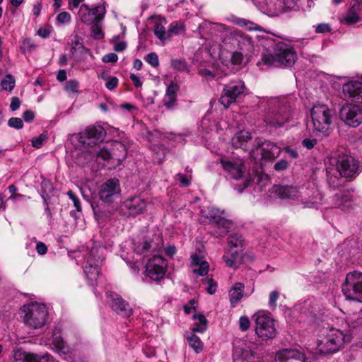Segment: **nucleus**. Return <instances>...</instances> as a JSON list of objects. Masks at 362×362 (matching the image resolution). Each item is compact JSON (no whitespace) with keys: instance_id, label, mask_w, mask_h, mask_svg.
Masks as SVG:
<instances>
[{"instance_id":"2","label":"nucleus","mask_w":362,"mask_h":362,"mask_svg":"<svg viewBox=\"0 0 362 362\" xmlns=\"http://www.w3.org/2000/svg\"><path fill=\"white\" fill-rule=\"evenodd\" d=\"M200 31L209 29L211 34L218 35L225 44H230L237 47L245 56L252 54L254 51V44L252 38L233 28H229L221 23L204 22L199 25Z\"/></svg>"},{"instance_id":"19","label":"nucleus","mask_w":362,"mask_h":362,"mask_svg":"<svg viewBox=\"0 0 362 362\" xmlns=\"http://www.w3.org/2000/svg\"><path fill=\"white\" fill-rule=\"evenodd\" d=\"M121 193L119 181L117 178H111L103 183L100 187V199L107 203L114 202Z\"/></svg>"},{"instance_id":"43","label":"nucleus","mask_w":362,"mask_h":362,"mask_svg":"<svg viewBox=\"0 0 362 362\" xmlns=\"http://www.w3.org/2000/svg\"><path fill=\"white\" fill-rule=\"evenodd\" d=\"M15 79L13 76L8 74L2 79L1 82V87L4 90L11 91L15 86Z\"/></svg>"},{"instance_id":"45","label":"nucleus","mask_w":362,"mask_h":362,"mask_svg":"<svg viewBox=\"0 0 362 362\" xmlns=\"http://www.w3.org/2000/svg\"><path fill=\"white\" fill-rule=\"evenodd\" d=\"M93 154L96 156L97 159L101 158L103 160H108L111 158H114L112 156V153H110L106 148H100L99 150H94Z\"/></svg>"},{"instance_id":"12","label":"nucleus","mask_w":362,"mask_h":362,"mask_svg":"<svg viewBox=\"0 0 362 362\" xmlns=\"http://www.w3.org/2000/svg\"><path fill=\"white\" fill-rule=\"evenodd\" d=\"M106 13V8L103 4H98L90 7L87 4H83L79 8L78 18L86 24L90 25L94 22L102 21Z\"/></svg>"},{"instance_id":"29","label":"nucleus","mask_w":362,"mask_h":362,"mask_svg":"<svg viewBox=\"0 0 362 362\" xmlns=\"http://www.w3.org/2000/svg\"><path fill=\"white\" fill-rule=\"evenodd\" d=\"M333 201L336 207L345 212H349L353 208V202L349 193L337 194L334 197Z\"/></svg>"},{"instance_id":"56","label":"nucleus","mask_w":362,"mask_h":362,"mask_svg":"<svg viewBox=\"0 0 362 362\" xmlns=\"http://www.w3.org/2000/svg\"><path fill=\"white\" fill-rule=\"evenodd\" d=\"M317 143V140L316 139L305 138L302 141L301 144L307 149H312L315 147Z\"/></svg>"},{"instance_id":"15","label":"nucleus","mask_w":362,"mask_h":362,"mask_svg":"<svg viewBox=\"0 0 362 362\" xmlns=\"http://www.w3.org/2000/svg\"><path fill=\"white\" fill-rule=\"evenodd\" d=\"M206 216L214 228L211 231L214 236L225 235L233 227V222L221 216L216 209H209Z\"/></svg>"},{"instance_id":"32","label":"nucleus","mask_w":362,"mask_h":362,"mask_svg":"<svg viewBox=\"0 0 362 362\" xmlns=\"http://www.w3.org/2000/svg\"><path fill=\"white\" fill-rule=\"evenodd\" d=\"M13 358L16 361L21 362H41V358L37 355L26 352L22 349H18L14 351Z\"/></svg>"},{"instance_id":"64","label":"nucleus","mask_w":362,"mask_h":362,"mask_svg":"<svg viewBox=\"0 0 362 362\" xmlns=\"http://www.w3.org/2000/svg\"><path fill=\"white\" fill-rule=\"evenodd\" d=\"M208 286L206 288L207 292L209 294L215 293L216 291L217 284L213 279H209L206 280Z\"/></svg>"},{"instance_id":"16","label":"nucleus","mask_w":362,"mask_h":362,"mask_svg":"<svg viewBox=\"0 0 362 362\" xmlns=\"http://www.w3.org/2000/svg\"><path fill=\"white\" fill-rule=\"evenodd\" d=\"M99 253V249L93 248L83 268L84 274L90 285H93L97 281L100 273V264L102 262V259Z\"/></svg>"},{"instance_id":"1","label":"nucleus","mask_w":362,"mask_h":362,"mask_svg":"<svg viewBox=\"0 0 362 362\" xmlns=\"http://www.w3.org/2000/svg\"><path fill=\"white\" fill-rule=\"evenodd\" d=\"M361 325L362 319L357 315L337 317L331 326L322 330L321 338L317 341L315 353L321 355L337 353L345 343L351 341Z\"/></svg>"},{"instance_id":"48","label":"nucleus","mask_w":362,"mask_h":362,"mask_svg":"<svg viewBox=\"0 0 362 362\" xmlns=\"http://www.w3.org/2000/svg\"><path fill=\"white\" fill-rule=\"evenodd\" d=\"M145 60L147 63L153 67H158L159 66V59L156 53L151 52L146 55Z\"/></svg>"},{"instance_id":"28","label":"nucleus","mask_w":362,"mask_h":362,"mask_svg":"<svg viewBox=\"0 0 362 362\" xmlns=\"http://www.w3.org/2000/svg\"><path fill=\"white\" fill-rule=\"evenodd\" d=\"M52 344L59 354H66L70 352L71 349L62 337L61 329L59 328H55L53 331Z\"/></svg>"},{"instance_id":"63","label":"nucleus","mask_w":362,"mask_h":362,"mask_svg":"<svg viewBox=\"0 0 362 362\" xmlns=\"http://www.w3.org/2000/svg\"><path fill=\"white\" fill-rule=\"evenodd\" d=\"M288 163L285 159H281L274 164V168L276 171L284 170L288 168Z\"/></svg>"},{"instance_id":"50","label":"nucleus","mask_w":362,"mask_h":362,"mask_svg":"<svg viewBox=\"0 0 362 362\" xmlns=\"http://www.w3.org/2000/svg\"><path fill=\"white\" fill-rule=\"evenodd\" d=\"M79 87V83L76 80H69L65 84V90L68 92L71 93H76L78 92V88Z\"/></svg>"},{"instance_id":"7","label":"nucleus","mask_w":362,"mask_h":362,"mask_svg":"<svg viewBox=\"0 0 362 362\" xmlns=\"http://www.w3.org/2000/svg\"><path fill=\"white\" fill-rule=\"evenodd\" d=\"M133 250L138 255H146L159 250L163 245L162 234L151 230L133 240Z\"/></svg>"},{"instance_id":"41","label":"nucleus","mask_w":362,"mask_h":362,"mask_svg":"<svg viewBox=\"0 0 362 362\" xmlns=\"http://www.w3.org/2000/svg\"><path fill=\"white\" fill-rule=\"evenodd\" d=\"M234 23L236 25L250 31L258 30L260 28V26L258 25L257 24L245 18H236L234 20Z\"/></svg>"},{"instance_id":"10","label":"nucleus","mask_w":362,"mask_h":362,"mask_svg":"<svg viewBox=\"0 0 362 362\" xmlns=\"http://www.w3.org/2000/svg\"><path fill=\"white\" fill-rule=\"evenodd\" d=\"M255 321V332L262 339H272L276 335L274 320L267 311H258L253 315Z\"/></svg>"},{"instance_id":"30","label":"nucleus","mask_w":362,"mask_h":362,"mask_svg":"<svg viewBox=\"0 0 362 362\" xmlns=\"http://www.w3.org/2000/svg\"><path fill=\"white\" fill-rule=\"evenodd\" d=\"M361 10L360 4L354 3L341 19V22L346 25H353L361 21L359 15Z\"/></svg>"},{"instance_id":"25","label":"nucleus","mask_w":362,"mask_h":362,"mask_svg":"<svg viewBox=\"0 0 362 362\" xmlns=\"http://www.w3.org/2000/svg\"><path fill=\"white\" fill-rule=\"evenodd\" d=\"M292 360H299L303 362H306L304 354L294 349H281L276 354V362H291Z\"/></svg>"},{"instance_id":"21","label":"nucleus","mask_w":362,"mask_h":362,"mask_svg":"<svg viewBox=\"0 0 362 362\" xmlns=\"http://www.w3.org/2000/svg\"><path fill=\"white\" fill-rule=\"evenodd\" d=\"M341 117L344 122L352 127H357L362 123V107L346 105L341 109Z\"/></svg>"},{"instance_id":"57","label":"nucleus","mask_w":362,"mask_h":362,"mask_svg":"<svg viewBox=\"0 0 362 362\" xmlns=\"http://www.w3.org/2000/svg\"><path fill=\"white\" fill-rule=\"evenodd\" d=\"M250 325V320L246 316H242L239 319V327L242 331H246L249 329Z\"/></svg>"},{"instance_id":"20","label":"nucleus","mask_w":362,"mask_h":362,"mask_svg":"<svg viewBox=\"0 0 362 362\" xmlns=\"http://www.w3.org/2000/svg\"><path fill=\"white\" fill-rule=\"evenodd\" d=\"M220 162L223 170L227 173V176L230 179L240 180L245 172L244 162L242 159L221 158Z\"/></svg>"},{"instance_id":"40","label":"nucleus","mask_w":362,"mask_h":362,"mask_svg":"<svg viewBox=\"0 0 362 362\" xmlns=\"http://www.w3.org/2000/svg\"><path fill=\"white\" fill-rule=\"evenodd\" d=\"M153 32L155 35L161 41H165L170 39L168 30H165V28L161 21L156 22L155 23Z\"/></svg>"},{"instance_id":"17","label":"nucleus","mask_w":362,"mask_h":362,"mask_svg":"<svg viewBox=\"0 0 362 362\" xmlns=\"http://www.w3.org/2000/svg\"><path fill=\"white\" fill-rule=\"evenodd\" d=\"M166 270L167 262L159 255H154L149 259L146 265V276L155 281L162 280L165 275Z\"/></svg>"},{"instance_id":"36","label":"nucleus","mask_w":362,"mask_h":362,"mask_svg":"<svg viewBox=\"0 0 362 362\" xmlns=\"http://www.w3.org/2000/svg\"><path fill=\"white\" fill-rule=\"evenodd\" d=\"M112 153V156L117 160L122 161L124 160L127 153L125 145L120 141H115L113 143Z\"/></svg>"},{"instance_id":"62","label":"nucleus","mask_w":362,"mask_h":362,"mask_svg":"<svg viewBox=\"0 0 362 362\" xmlns=\"http://www.w3.org/2000/svg\"><path fill=\"white\" fill-rule=\"evenodd\" d=\"M8 192L12 194L11 198L13 199H19V198L24 199V198L27 197L25 195L21 194H16V192H17L18 189L13 185L8 186Z\"/></svg>"},{"instance_id":"53","label":"nucleus","mask_w":362,"mask_h":362,"mask_svg":"<svg viewBox=\"0 0 362 362\" xmlns=\"http://www.w3.org/2000/svg\"><path fill=\"white\" fill-rule=\"evenodd\" d=\"M317 33H330L332 28L328 23H320L314 26Z\"/></svg>"},{"instance_id":"11","label":"nucleus","mask_w":362,"mask_h":362,"mask_svg":"<svg viewBox=\"0 0 362 362\" xmlns=\"http://www.w3.org/2000/svg\"><path fill=\"white\" fill-rule=\"evenodd\" d=\"M311 117L315 131L324 133L329 129L332 115L327 105H314L311 110Z\"/></svg>"},{"instance_id":"60","label":"nucleus","mask_w":362,"mask_h":362,"mask_svg":"<svg viewBox=\"0 0 362 362\" xmlns=\"http://www.w3.org/2000/svg\"><path fill=\"white\" fill-rule=\"evenodd\" d=\"M46 139V136L44 134H40L37 137H34L32 139V146L35 148H39L42 146L44 141Z\"/></svg>"},{"instance_id":"4","label":"nucleus","mask_w":362,"mask_h":362,"mask_svg":"<svg viewBox=\"0 0 362 362\" xmlns=\"http://www.w3.org/2000/svg\"><path fill=\"white\" fill-rule=\"evenodd\" d=\"M276 192L281 199L298 200L305 208H317L322 204V196L316 187L279 186Z\"/></svg>"},{"instance_id":"27","label":"nucleus","mask_w":362,"mask_h":362,"mask_svg":"<svg viewBox=\"0 0 362 362\" xmlns=\"http://www.w3.org/2000/svg\"><path fill=\"white\" fill-rule=\"evenodd\" d=\"M191 264L193 267L192 272L199 276H204L207 274L209 265L206 261L204 259L202 256L194 254L191 256Z\"/></svg>"},{"instance_id":"34","label":"nucleus","mask_w":362,"mask_h":362,"mask_svg":"<svg viewBox=\"0 0 362 362\" xmlns=\"http://www.w3.org/2000/svg\"><path fill=\"white\" fill-rule=\"evenodd\" d=\"M245 286L242 283H236L229 291L230 301L235 306L243 298Z\"/></svg>"},{"instance_id":"18","label":"nucleus","mask_w":362,"mask_h":362,"mask_svg":"<svg viewBox=\"0 0 362 362\" xmlns=\"http://www.w3.org/2000/svg\"><path fill=\"white\" fill-rule=\"evenodd\" d=\"M146 209V202L141 197L126 199L119 206L120 213L126 216H135L142 214Z\"/></svg>"},{"instance_id":"59","label":"nucleus","mask_w":362,"mask_h":362,"mask_svg":"<svg viewBox=\"0 0 362 362\" xmlns=\"http://www.w3.org/2000/svg\"><path fill=\"white\" fill-rule=\"evenodd\" d=\"M118 85V78L115 76H110V78H107V81L105 83V87L108 90L115 89Z\"/></svg>"},{"instance_id":"22","label":"nucleus","mask_w":362,"mask_h":362,"mask_svg":"<svg viewBox=\"0 0 362 362\" xmlns=\"http://www.w3.org/2000/svg\"><path fill=\"white\" fill-rule=\"evenodd\" d=\"M107 301L112 309L122 317H129L132 310L129 303L124 300L118 294L110 293L107 294Z\"/></svg>"},{"instance_id":"6","label":"nucleus","mask_w":362,"mask_h":362,"mask_svg":"<svg viewBox=\"0 0 362 362\" xmlns=\"http://www.w3.org/2000/svg\"><path fill=\"white\" fill-rule=\"evenodd\" d=\"M335 165L336 171L334 173H332L331 169L327 168V181L332 187H337L339 185V183L336 182L337 175L348 178L358 174L359 163L351 156H338L335 161Z\"/></svg>"},{"instance_id":"9","label":"nucleus","mask_w":362,"mask_h":362,"mask_svg":"<svg viewBox=\"0 0 362 362\" xmlns=\"http://www.w3.org/2000/svg\"><path fill=\"white\" fill-rule=\"evenodd\" d=\"M342 292L346 299L362 302V272L348 273L342 284Z\"/></svg>"},{"instance_id":"37","label":"nucleus","mask_w":362,"mask_h":362,"mask_svg":"<svg viewBox=\"0 0 362 362\" xmlns=\"http://www.w3.org/2000/svg\"><path fill=\"white\" fill-rule=\"evenodd\" d=\"M186 339L191 348H192L196 353H200L203 350V343L199 337L195 335L194 333L191 332L186 335Z\"/></svg>"},{"instance_id":"55","label":"nucleus","mask_w":362,"mask_h":362,"mask_svg":"<svg viewBox=\"0 0 362 362\" xmlns=\"http://www.w3.org/2000/svg\"><path fill=\"white\" fill-rule=\"evenodd\" d=\"M176 177L177 180L184 187H188L191 183V176L185 175L182 173H178Z\"/></svg>"},{"instance_id":"14","label":"nucleus","mask_w":362,"mask_h":362,"mask_svg":"<svg viewBox=\"0 0 362 362\" xmlns=\"http://www.w3.org/2000/svg\"><path fill=\"white\" fill-rule=\"evenodd\" d=\"M105 136L102 127L90 126L78 134V140L84 147H95L103 141Z\"/></svg>"},{"instance_id":"31","label":"nucleus","mask_w":362,"mask_h":362,"mask_svg":"<svg viewBox=\"0 0 362 362\" xmlns=\"http://www.w3.org/2000/svg\"><path fill=\"white\" fill-rule=\"evenodd\" d=\"M252 139L251 134L245 130L237 132L231 139V144L235 148H245L247 142Z\"/></svg>"},{"instance_id":"51","label":"nucleus","mask_w":362,"mask_h":362,"mask_svg":"<svg viewBox=\"0 0 362 362\" xmlns=\"http://www.w3.org/2000/svg\"><path fill=\"white\" fill-rule=\"evenodd\" d=\"M8 125L11 128L21 129L23 127V123L19 117H11L8 121Z\"/></svg>"},{"instance_id":"49","label":"nucleus","mask_w":362,"mask_h":362,"mask_svg":"<svg viewBox=\"0 0 362 362\" xmlns=\"http://www.w3.org/2000/svg\"><path fill=\"white\" fill-rule=\"evenodd\" d=\"M71 17L69 13L63 11L59 13L57 16V21L59 24L69 23L71 21Z\"/></svg>"},{"instance_id":"52","label":"nucleus","mask_w":362,"mask_h":362,"mask_svg":"<svg viewBox=\"0 0 362 362\" xmlns=\"http://www.w3.org/2000/svg\"><path fill=\"white\" fill-rule=\"evenodd\" d=\"M67 195L69 197V199L72 200L74 206L76 209L77 211L81 212L82 209L80 199L74 194V193L71 190H69L67 192Z\"/></svg>"},{"instance_id":"47","label":"nucleus","mask_w":362,"mask_h":362,"mask_svg":"<svg viewBox=\"0 0 362 362\" xmlns=\"http://www.w3.org/2000/svg\"><path fill=\"white\" fill-rule=\"evenodd\" d=\"M168 30V33L170 34V38L172 35H173V34L178 35V34L181 33L183 31V27H182V24L177 23V22H173L169 25Z\"/></svg>"},{"instance_id":"24","label":"nucleus","mask_w":362,"mask_h":362,"mask_svg":"<svg viewBox=\"0 0 362 362\" xmlns=\"http://www.w3.org/2000/svg\"><path fill=\"white\" fill-rule=\"evenodd\" d=\"M258 146L262 158L265 160H274L280 155L281 148L271 141H264Z\"/></svg>"},{"instance_id":"35","label":"nucleus","mask_w":362,"mask_h":362,"mask_svg":"<svg viewBox=\"0 0 362 362\" xmlns=\"http://www.w3.org/2000/svg\"><path fill=\"white\" fill-rule=\"evenodd\" d=\"M193 320L194 323L192 327V332L193 333L199 332L203 333L207 327V320L205 316L202 314L198 315H193Z\"/></svg>"},{"instance_id":"8","label":"nucleus","mask_w":362,"mask_h":362,"mask_svg":"<svg viewBox=\"0 0 362 362\" xmlns=\"http://www.w3.org/2000/svg\"><path fill=\"white\" fill-rule=\"evenodd\" d=\"M22 313L24 315V322L33 329H38L43 327L47 320L48 311L45 304L31 303L24 305L21 308Z\"/></svg>"},{"instance_id":"38","label":"nucleus","mask_w":362,"mask_h":362,"mask_svg":"<svg viewBox=\"0 0 362 362\" xmlns=\"http://www.w3.org/2000/svg\"><path fill=\"white\" fill-rule=\"evenodd\" d=\"M228 246L230 249L242 251V248L243 247V239L242 235L238 233L230 235L228 238Z\"/></svg>"},{"instance_id":"3","label":"nucleus","mask_w":362,"mask_h":362,"mask_svg":"<svg viewBox=\"0 0 362 362\" xmlns=\"http://www.w3.org/2000/svg\"><path fill=\"white\" fill-rule=\"evenodd\" d=\"M292 98H272L267 100L264 122L274 128L283 127L292 118Z\"/></svg>"},{"instance_id":"5","label":"nucleus","mask_w":362,"mask_h":362,"mask_svg":"<svg viewBox=\"0 0 362 362\" xmlns=\"http://www.w3.org/2000/svg\"><path fill=\"white\" fill-rule=\"evenodd\" d=\"M297 59V54L293 47L280 42L276 44L274 52H264L261 61L266 65L274 67H291Z\"/></svg>"},{"instance_id":"58","label":"nucleus","mask_w":362,"mask_h":362,"mask_svg":"<svg viewBox=\"0 0 362 362\" xmlns=\"http://www.w3.org/2000/svg\"><path fill=\"white\" fill-rule=\"evenodd\" d=\"M244 54L243 52H235L231 57L232 63L235 65L240 64L243 62Z\"/></svg>"},{"instance_id":"54","label":"nucleus","mask_w":362,"mask_h":362,"mask_svg":"<svg viewBox=\"0 0 362 362\" xmlns=\"http://www.w3.org/2000/svg\"><path fill=\"white\" fill-rule=\"evenodd\" d=\"M172 66L178 71H185L187 69L185 61L181 59H174L171 62Z\"/></svg>"},{"instance_id":"13","label":"nucleus","mask_w":362,"mask_h":362,"mask_svg":"<svg viewBox=\"0 0 362 362\" xmlns=\"http://www.w3.org/2000/svg\"><path fill=\"white\" fill-rule=\"evenodd\" d=\"M245 90V86L243 81H231L225 85L219 101L226 108H228L243 95Z\"/></svg>"},{"instance_id":"39","label":"nucleus","mask_w":362,"mask_h":362,"mask_svg":"<svg viewBox=\"0 0 362 362\" xmlns=\"http://www.w3.org/2000/svg\"><path fill=\"white\" fill-rule=\"evenodd\" d=\"M176 92L177 87L174 84H171L167 88L164 98V104L167 106V107H171L175 103L177 96Z\"/></svg>"},{"instance_id":"61","label":"nucleus","mask_w":362,"mask_h":362,"mask_svg":"<svg viewBox=\"0 0 362 362\" xmlns=\"http://www.w3.org/2000/svg\"><path fill=\"white\" fill-rule=\"evenodd\" d=\"M200 128L202 129V132H205L206 133L209 132V130L211 129L210 124V119L208 118L207 115H205L201 121Z\"/></svg>"},{"instance_id":"44","label":"nucleus","mask_w":362,"mask_h":362,"mask_svg":"<svg viewBox=\"0 0 362 362\" xmlns=\"http://www.w3.org/2000/svg\"><path fill=\"white\" fill-rule=\"evenodd\" d=\"M100 22H94L91 25V37L95 40H100L104 37V33L99 25Z\"/></svg>"},{"instance_id":"33","label":"nucleus","mask_w":362,"mask_h":362,"mask_svg":"<svg viewBox=\"0 0 362 362\" xmlns=\"http://www.w3.org/2000/svg\"><path fill=\"white\" fill-rule=\"evenodd\" d=\"M242 251L228 249L223 255L222 259L226 265L230 268H236Z\"/></svg>"},{"instance_id":"26","label":"nucleus","mask_w":362,"mask_h":362,"mask_svg":"<svg viewBox=\"0 0 362 362\" xmlns=\"http://www.w3.org/2000/svg\"><path fill=\"white\" fill-rule=\"evenodd\" d=\"M252 344L242 343L234 347L233 356L234 360H247L254 356Z\"/></svg>"},{"instance_id":"46","label":"nucleus","mask_w":362,"mask_h":362,"mask_svg":"<svg viewBox=\"0 0 362 362\" xmlns=\"http://www.w3.org/2000/svg\"><path fill=\"white\" fill-rule=\"evenodd\" d=\"M279 298V293L277 291H272L269 296L268 305L271 310H274L276 308V301Z\"/></svg>"},{"instance_id":"23","label":"nucleus","mask_w":362,"mask_h":362,"mask_svg":"<svg viewBox=\"0 0 362 362\" xmlns=\"http://www.w3.org/2000/svg\"><path fill=\"white\" fill-rule=\"evenodd\" d=\"M342 92L351 102L362 103V82L351 81L343 85Z\"/></svg>"},{"instance_id":"42","label":"nucleus","mask_w":362,"mask_h":362,"mask_svg":"<svg viewBox=\"0 0 362 362\" xmlns=\"http://www.w3.org/2000/svg\"><path fill=\"white\" fill-rule=\"evenodd\" d=\"M283 11L297 10L300 7V0H280Z\"/></svg>"}]
</instances>
